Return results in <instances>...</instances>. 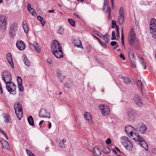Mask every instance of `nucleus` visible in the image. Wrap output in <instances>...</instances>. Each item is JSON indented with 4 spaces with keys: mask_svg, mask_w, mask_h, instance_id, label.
I'll use <instances>...</instances> for the list:
<instances>
[{
    "mask_svg": "<svg viewBox=\"0 0 156 156\" xmlns=\"http://www.w3.org/2000/svg\"><path fill=\"white\" fill-rule=\"evenodd\" d=\"M28 122L29 124L31 126L34 125V122L33 117L31 116H30L27 119Z\"/></svg>",
    "mask_w": 156,
    "mask_h": 156,
    "instance_id": "32",
    "label": "nucleus"
},
{
    "mask_svg": "<svg viewBox=\"0 0 156 156\" xmlns=\"http://www.w3.org/2000/svg\"><path fill=\"white\" fill-rule=\"evenodd\" d=\"M23 61L25 63V65L28 66L29 67L30 65V62L28 60V58L26 57H24V59L23 60Z\"/></svg>",
    "mask_w": 156,
    "mask_h": 156,
    "instance_id": "33",
    "label": "nucleus"
},
{
    "mask_svg": "<svg viewBox=\"0 0 156 156\" xmlns=\"http://www.w3.org/2000/svg\"><path fill=\"white\" fill-rule=\"evenodd\" d=\"M7 90L10 94H16V86L13 82L10 81L5 83Z\"/></svg>",
    "mask_w": 156,
    "mask_h": 156,
    "instance_id": "2",
    "label": "nucleus"
},
{
    "mask_svg": "<svg viewBox=\"0 0 156 156\" xmlns=\"http://www.w3.org/2000/svg\"><path fill=\"white\" fill-rule=\"evenodd\" d=\"M73 43L75 46L77 47L83 48V46L82 45L81 41L79 39H75L74 40Z\"/></svg>",
    "mask_w": 156,
    "mask_h": 156,
    "instance_id": "20",
    "label": "nucleus"
},
{
    "mask_svg": "<svg viewBox=\"0 0 156 156\" xmlns=\"http://www.w3.org/2000/svg\"><path fill=\"white\" fill-rule=\"evenodd\" d=\"M99 43L102 46L106 48L107 47L106 44H105V43L102 42V41H101L99 42Z\"/></svg>",
    "mask_w": 156,
    "mask_h": 156,
    "instance_id": "54",
    "label": "nucleus"
},
{
    "mask_svg": "<svg viewBox=\"0 0 156 156\" xmlns=\"http://www.w3.org/2000/svg\"><path fill=\"white\" fill-rule=\"evenodd\" d=\"M122 141V144L127 143V142H129L130 141L129 140L128 138L125 136H122L121 138Z\"/></svg>",
    "mask_w": 156,
    "mask_h": 156,
    "instance_id": "31",
    "label": "nucleus"
},
{
    "mask_svg": "<svg viewBox=\"0 0 156 156\" xmlns=\"http://www.w3.org/2000/svg\"><path fill=\"white\" fill-rule=\"evenodd\" d=\"M2 147L3 148L9 150V149L10 147L9 144L6 140H2L1 141Z\"/></svg>",
    "mask_w": 156,
    "mask_h": 156,
    "instance_id": "19",
    "label": "nucleus"
},
{
    "mask_svg": "<svg viewBox=\"0 0 156 156\" xmlns=\"http://www.w3.org/2000/svg\"><path fill=\"white\" fill-rule=\"evenodd\" d=\"M117 44V42L115 41H112L110 43V44L112 46H114L116 45Z\"/></svg>",
    "mask_w": 156,
    "mask_h": 156,
    "instance_id": "55",
    "label": "nucleus"
},
{
    "mask_svg": "<svg viewBox=\"0 0 156 156\" xmlns=\"http://www.w3.org/2000/svg\"><path fill=\"white\" fill-rule=\"evenodd\" d=\"M136 103L137 105L139 107H141L143 105V103L141 99H139L138 101H136Z\"/></svg>",
    "mask_w": 156,
    "mask_h": 156,
    "instance_id": "42",
    "label": "nucleus"
},
{
    "mask_svg": "<svg viewBox=\"0 0 156 156\" xmlns=\"http://www.w3.org/2000/svg\"><path fill=\"white\" fill-rule=\"evenodd\" d=\"M4 121L6 123H9L11 122V119L9 115L5 114L4 116Z\"/></svg>",
    "mask_w": 156,
    "mask_h": 156,
    "instance_id": "29",
    "label": "nucleus"
},
{
    "mask_svg": "<svg viewBox=\"0 0 156 156\" xmlns=\"http://www.w3.org/2000/svg\"><path fill=\"white\" fill-rule=\"evenodd\" d=\"M116 22L114 20L112 21V27L114 28L116 26Z\"/></svg>",
    "mask_w": 156,
    "mask_h": 156,
    "instance_id": "53",
    "label": "nucleus"
},
{
    "mask_svg": "<svg viewBox=\"0 0 156 156\" xmlns=\"http://www.w3.org/2000/svg\"><path fill=\"white\" fill-rule=\"evenodd\" d=\"M92 46L90 45H88L87 46V50L88 52V53L90 52V51L92 49Z\"/></svg>",
    "mask_w": 156,
    "mask_h": 156,
    "instance_id": "51",
    "label": "nucleus"
},
{
    "mask_svg": "<svg viewBox=\"0 0 156 156\" xmlns=\"http://www.w3.org/2000/svg\"><path fill=\"white\" fill-rule=\"evenodd\" d=\"M93 152L97 156H100L101 153V150L96 147H94Z\"/></svg>",
    "mask_w": 156,
    "mask_h": 156,
    "instance_id": "21",
    "label": "nucleus"
},
{
    "mask_svg": "<svg viewBox=\"0 0 156 156\" xmlns=\"http://www.w3.org/2000/svg\"><path fill=\"white\" fill-rule=\"evenodd\" d=\"M124 16H119L118 18V22L119 25H122L124 23Z\"/></svg>",
    "mask_w": 156,
    "mask_h": 156,
    "instance_id": "28",
    "label": "nucleus"
},
{
    "mask_svg": "<svg viewBox=\"0 0 156 156\" xmlns=\"http://www.w3.org/2000/svg\"><path fill=\"white\" fill-rule=\"evenodd\" d=\"M14 108L15 111L17 110L18 112H20L21 111H23L21 105L19 102H17L14 105Z\"/></svg>",
    "mask_w": 156,
    "mask_h": 156,
    "instance_id": "17",
    "label": "nucleus"
},
{
    "mask_svg": "<svg viewBox=\"0 0 156 156\" xmlns=\"http://www.w3.org/2000/svg\"><path fill=\"white\" fill-rule=\"evenodd\" d=\"M31 5L30 3L28 4L27 5V9L28 10H29L30 9H31Z\"/></svg>",
    "mask_w": 156,
    "mask_h": 156,
    "instance_id": "61",
    "label": "nucleus"
},
{
    "mask_svg": "<svg viewBox=\"0 0 156 156\" xmlns=\"http://www.w3.org/2000/svg\"><path fill=\"white\" fill-rule=\"evenodd\" d=\"M84 117L89 122L91 120V117L90 114L87 112H86L84 114Z\"/></svg>",
    "mask_w": 156,
    "mask_h": 156,
    "instance_id": "23",
    "label": "nucleus"
},
{
    "mask_svg": "<svg viewBox=\"0 0 156 156\" xmlns=\"http://www.w3.org/2000/svg\"><path fill=\"white\" fill-rule=\"evenodd\" d=\"M112 37L111 39L112 40H116V37L115 36V33L114 31H112Z\"/></svg>",
    "mask_w": 156,
    "mask_h": 156,
    "instance_id": "47",
    "label": "nucleus"
},
{
    "mask_svg": "<svg viewBox=\"0 0 156 156\" xmlns=\"http://www.w3.org/2000/svg\"><path fill=\"white\" fill-rule=\"evenodd\" d=\"M141 99V98L138 95L136 94H134L133 98V100L135 102L138 101L139 99Z\"/></svg>",
    "mask_w": 156,
    "mask_h": 156,
    "instance_id": "35",
    "label": "nucleus"
},
{
    "mask_svg": "<svg viewBox=\"0 0 156 156\" xmlns=\"http://www.w3.org/2000/svg\"><path fill=\"white\" fill-rule=\"evenodd\" d=\"M119 16H124V10L122 7H120L119 10Z\"/></svg>",
    "mask_w": 156,
    "mask_h": 156,
    "instance_id": "45",
    "label": "nucleus"
},
{
    "mask_svg": "<svg viewBox=\"0 0 156 156\" xmlns=\"http://www.w3.org/2000/svg\"><path fill=\"white\" fill-rule=\"evenodd\" d=\"M129 60L131 62H134V61H135L133 54L131 53L130 51L129 52Z\"/></svg>",
    "mask_w": 156,
    "mask_h": 156,
    "instance_id": "27",
    "label": "nucleus"
},
{
    "mask_svg": "<svg viewBox=\"0 0 156 156\" xmlns=\"http://www.w3.org/2000/svg\"><path fill=\"white\" fill-rule=\"evenodd\" d=\"M22 79L20 77H19V76H17V81L18 83H22Z\"/></svg>",
    "mask_w": 156,
    "mask_h": 156,
    "instance_id": "52",
    "label": "nucleus"
},
{
    "mask_svg": "<svg viewBox=\"0 0 156 156\" xmlns=\"http://www.w3.org/2000/svg\"><path fill=\"white\" fill-rule=\"evenodd\" d=\"M26 151L27 154H28L30 156H35V155L29 150L27 149L26 150Z\"/></svg>",
    "mask_w": 156,
    "mask_h": 156,
    "instance_id": "49",
    "label": "nucleus"
},
{
    "mask_svg": "<svg viewBox=\"0 0 156 156\" xmlns=\"http://www.w3.org/2000/svg\"><path fill=\"white\" fill-rule=\"evenodd\" d=\"M106 12L108 13V20H111V9L109 8L108 9V11H106Z\"/></svg>",
    "mask_w": 156,
    "mask_h": 156,
    "instance_id": "37",
    "label": "nucleus"
},
{
    "mask_svg": "<svg viewBox=\"0 0 156 156\" xmlns=\"http://www.w3.org/2000/svg\"><path fill=\"white\" fill-rule=\"evenodd\" d=\"M56 72L57 74L58 77H59V76H60L61 75V73L60 71L59 70H57L56 71Z\"/></svg>",
    "mask_w": 156,
    "mask_h": 156,
    "instance_id": "57",
    "label": "nucleus"
},
{
    "mask_svg": "<svg viewBox=\"0 0 156 156\" xmlns=\"http://www.w3.org/2000/svg\"><path fill=\"white\" fill-rule=\"evenodd\" d=\"M18 88L20 91H23V88L22 83H18Z\"/></svg>",
    "mask_w": 156,
    "mask_h": 156,
    "instance_id": "46",
    "label": "nucleus"
},
{
    "mask_svg": "<svg viewBox=\"0 0 156 156\" xmlns=\"http://www.w3.org/2000/svg\"><path fill=\"white\" fill-rule=\"evenodd\" d=\"M64 29L62 27H60L58 31V34L62 35L64 33Z\"/></svg>",
    "mask_w": 156,
    "mask_h": 156,
    "instance_id": "41",
    "label": "nucleus"
},
{
    "mask_svg": "<svg viewBox=\"0 0 156 156\" xmlns=\"http://www.w3.org/2000/svg\"><path fill=\"white\" fill-rule=\"evenodd\" d=\"M51 49L53 54L56 57L60 58L63 57V54L61 45L56 40H54L52 43Z\"/></svg>",
    "mask_w": 156,
    "mask_h": 156,
    "instance_id": "1",
    "label": "nucleus"
},
{
    "mask_svg": "<svg viewBox=\"0 0 156 156\" xmlns=\"http://www.w3.org/2000/svg\"><path fill=\"white\" fill-rule=\"evenodd\" d=\"M59 146L61 147H65V144H62V142H60L59 144Z\"/></svg>",
    "mask_w": 156,
    "mask_h": 156,
    "instance_id": "59",
    "label": "nucleus"
},
{
    "mask_svg": "<svg viewBox=\"0 0 156 156\" xmlns=\"http://www.w3.org/2000/svg\"><path fill=\"white\" fill-rule=\"evenodd\" d=\"M30 13H31L32 15L34 16H37V14L35 10L33 8L30 9L29 10H28Z\"/></svg>",
    "mask_w": 156,
    "mask_h": 156,
    "instance_id": "36",
    "label": "nucleus"
},
{
    "mask_svg": "<svg viewBox=\"0 0 156 156\" xmlns=\"http://www.w3.org/2000/svg\"><path fill=\"white\" fill-rule=\"evenodd\" d=\"M152 152L154 154H156V148H153L152 150Z\"/></svg>",
    "mask_w": 156,
    "mask_h": 156,
    "instance_id": "62",
    "label": "nucleus"
},
{
    "mask_svg": "<svg viewBox=\"0 0 156 156\" xmlns=\"http://www.w3.org/2000/svg\"><path fill=\"white\" fill-rule=\"evenodd\" d=\"M15 113L17 117L20 120L23 116V111H21L20 112H18V113H17L16 111H15Z\"/></svg>",
    "mask_w": 156,
    "mask_h": 156,
    "instance_id": "34",
    "label": "nucleus"
},
{
    "mask_svg": "<svg viewBox=\"0 0 156 156\" xmlns=\"http://www.w3.org/2000/svg\"><path fill=\"white\" fill-rule=\"evenodd\" d=\"M39 116L42 118H51L50 114L46 111V109L44 108H41L39 114Z\"/></svg>",
    "mask_w": 156,
    "mask_h": 156,
    "instance_id": "9",
    "label": "nucleus"
},
{
    "mask_svg": "<svg viewBox=\"0 0 156 156\" xmlns=\"http://www.w3.org/2000/svg\"><path fill=\"white\" fill-rule=\"evenodd\" d=\"M68 21L69 24H71L72 26H75V21L73 19H68Z\"/></svg>",
    "mask_w": 156,
    "mask_h": 156,
    "instance_id": "39",
    "label": "nucleus"
},
{
    "mask_svg": "<svg viewBox=\"0 0 156 156\" xmlns=\"http://www.w3.org/2000/svg\"><path fill=\"white\" fill-rule=\"evenodd\" d=\"M147 129V127L144 124H142V125L139 128V131L141 133H144Z\"/></svg>",
    "mask_w": 156,
    "mask_h": 156,
    "instance_id": "22",
    "label": "nucleus"
},
{
    "mask_svg": "<svg viewBox=\"0 0 156 156\" xmlns=\"http://www.w3.org/2000/svg\"><path fill=\"white\" fill-rule=\"evenodd\" d=\"M150 31L151 33L153 34L152 37L154 38L156 37V20L152 19L150 22Z\"/></svg>",
    "mask_w": 156,
    "mask_h": 156,
    "instance_id": "3",
    "label": "nucleus"
},
{
    "mask_svg": "<svg viewBox=\"0 0 156 156\" xmlns=\"http://www.w3.org/2000/svg\"><path fill=\"white\" fill-rule=\"evenodd\" d=\"M16 46L20 50L23 51L25 48V46L24 42L22 41H18L16 44Z\"/></svg>",
    "mask_w": 156,
    "mask_h": 156,
    "instance_id": "11",
    "label": "nucleus"
},
{
    "mask_svg": "<svg viewBox=\"0 0 156 156\" xmlns=\"http://www.w3.org/2000/svg\"><path fill=\"white\" fill-rule=\"evenodd\" d=\"M120 57L122 58L123 60H125V58L124 55L122 54H120Z\"/></svg>",
    "mask_w": 156,
    "mask_h": 156,
    "instance_id": "60",
    "label": "nucleus"
},
{
    "mask_svg": "<svg viewBox=\"0 0 156 156\" xmlns=\"http://www.w3.org/2000/svg\"><path fill=\"white\" fill-rule=\"evenodd\" d=\"M105 105H100L99 106V109L102 111V110H104V109L105 108Z\"/></svg>",
    "mask_w": 156,
    "mask_h": 156,
    "instance_id": "50",
    "label": "nucleus"
},
{
    "mask_svg": "<svg viewBox=\"0 0 156 156\" xmlns=\"http://www.w3.org/2000/svg\"><path fill=\"white\" fill-rule=\"evenodd\" d=\"M7 19L4 16H2L0 18V30H5L6 28Z\"/></svg>",
    "mask_w": 156,
    "mask_h": 156,
    "instance_id": "7",
    "label": "nucleus"
},
{
    "mask_svg": "<svg viewBox=\"0 0 156 156\" xmlns=\"http://www.w3.org/2000/svg\"><path fill=\"white\" fill-rule=\"evenodd\" d=\"M134 130V128L131 126H128L125 127V131L128 136L132 133Z\"/></svg>",
    "mask_w": 156,
    "mask_h": 156,
    "instance_id": "13",
    "label": "nucleus"
},
{
    "mask_svg": "<svg viewBox=\"0 0 156 156\" xmlns=\"http://www.w3.org/2000/svg\"><path fill=\"white\" fill-rule=\"evenodd\" d=\"M101 38L104 40L106 42L108 43L110 41V37L108 34H106L104 35H102Z\"/></svg>",
    "mask_w": 156,
    "mask_h": 156,
    "instance_id": "24",
    "label": "nucleus"
},
{
    "mask_svg": "<svg viewBox=\"0 0 156 156\" xmlns=\"http://www.w3.org/2000/svg\"><path fill=\"white\" fill-rule=\"evenodd\" d=\"M6 58L8 62L10 64L12 68H13L14 65L11 54L10 53H8L6 55Z\"/></svg>",
    "mask_w": 156,
    "mask_h": 156,
    "instance_id": "16",
    "label": "nucleus"
},
{
    "mask_svg": "<svg viewBox=\"0 0 156 156\" xmlns=\"http://www.w3.org/2000/svg\"><path fill=\"white\" fill-rule=\"evenodd\" d=\"M105 108L101 112L103 116L108 115L110 114V112L109 106L107 105H105Z\"/></svg>",
    "mask_w": 156,
    "mask_h": 156,
    "instance_id": "15",
    "label": "nucleus"
},
{
    "mask_svg": "<svg viewBox=\"0 0 156 156\" xmlns=\"http://www.w3.org/2000/svg\"><path fill=\"white\" fill-rule=\"evenodd\" d=\"M2 78L4 82L6 83L12 80V76L10 73L7 70H4L2 73Z\"/></svg>",
    "mask_w": 156,
    "mask_h": 156,
    "instance_id": "4",
    "label": "nucleus"
},
{
    "mask_svg": "<svg viewBox=\"0 0 156 156\" xmlns=\"http://www.w3.org/2000/svg\"><path fill=\"white\" fill-rule=\"evenodd\" d=\"M111 142V140L110 138H108L106 141V143L107 144H109Z\"/></svg>",
    "mask_w": 156,
    "mask_h": 156,
    "instance_id": "56",
    "label": "nucleus"
},
{
    "mask_svg": "<svg viewBox=\"0 0 156 156\" xmlns=\"http://www.w3.org/2000/svg\"><path fill=\"white\" fill-rule=\"evenodd\" d=\"M129 119L130 120H133L138 117V115L135 111L130 110L127 112Z\"/></svg>",
    "mask_w": 156,
    "mask_h": 156,
    "instance_id": "8",
    "label": "nucleus"
},
{
    "mask_svg": "<svg viewBox=\"0 0 156 156\" xmlns=\"http://www.w3.org/2000/svg\"><path fill=\"white\" fill-rule=\"evenodd\" d=\"M129 136L132 139L136 141H139L141 137L140 136L138 133L135 132L133 133V132L130 135H129Z\"/></svg>",
    "mask_w": 156,
    "mask_h": 156,
    "instance_id": "12",
    "label": "nucleus"
},
{
    "mask_svg": "<svg viewBox=\"0 0 156 156\" xmlns=\"http://www.w3.org/2000/svg\"><path fill=\"white\" fill-rule=\"evenodd\" d=\"M104 152L106 153H108L110 152L111 150L108 147H105L103 150Z\"/></svg>",
    "mask_w": 156,
    "mask_h": 156,
    "instance_id": "44",
    "label": "nucleus"
},
{
    "mask_svg": "<svg viewBox=\"0 0 156 156\" xmlns=\"http://www.w3.org/2000/svg\"><path fill=\"white\" fill-rule=\"evenodd\" d=\"M124 83L126 85H128L131 83L132 84H135V82L134 80L132 78H129L128 77L123 76L122 77Z\"/></svg>",
    "mask_w": 156,
    "mask_h": 156,
    "instance_id": "10",
    "label": "nucleus"
},
{
    "mask_svg": "<svg viewBox=\"0 0 156 156\" xmlns=\"http://www.w3.org/2000/svg\"><path fill=\"white\" fill-rule=\"evenodd\" d=\"M23 27L24 30V32L26 34L27 33L28 31V28L27 24L26 22L25 21H23Z\"/></svg>",
    "mask_w": 156,
    "mask_h": 156,
    "instance_id": "26",
    "label": "nucleus"
},
{
    "mask_svg": "<svg viewBox=\"0 0 156 156\" xmlns=\"http://www.w3.org/2000/svg\"><path fill=\"white\" fill-rule=\"evenodd\" d=\"M136 34L134 32L133 29L132 28L130 31L128 41L130 44L133 45L134 44L136 40Z\"/></svg>",
    "mask_w": 156,
    "mask_h": 156,
    "instance_id": "6",
    "label": "nucleus"
},
{
    "mask_svg": "<svg viewBox=\"0 0 156 156\" xmlns=\"http://www.w3.org/2000/svg\"><path fill=\"white\" fill-rule=\"evenodd\" d=\"M18 29V24L17 23H14L11 25L9 28V31L11 37L13 38L14 37Z\"/></svg>",
    "mask_w": 156,
    "mask_h": 156,
    "instance_id": "5",
    "label": "nucleus"
},
{
    "mask_svg": "<svg viewBox=\"0 0 156 156\" xmlns=\"http://www.w3.org/2000/svg\"><path fill=\"white\" fill-rule=\"evenodd\" d=\"M33 46L38 52H40L41 51L40 47L37 43L36 42H34L33 44Z\"/></svg>",
    "mask_w": 156,
    "mask_h": 156,
    "instance_id": "25",
    "label": "nucleus"
},
{
    "mask_svg": "<svg viewBox=\"0 0 156 156\" xmlns=\"http://www.w3.org/2000/svg\"><path fill=\"white\" fill-rule=\"evenodd\" d=\"M47 62L48 63L50 64H51L52 62V61L49 58H48L47 59Z\"/></svg>",
    "mask_w": 156,
    "mask_h": 156,
    "instance_id": "58",
    "label": "nucleus"
},
{
    "mask_svg": "<svg viewBox=\"0 0 156 156\" xmlns=\"http://www.w3.org/2000/svg\"><path fill=\"white\" fill-rule=\"evenodd\" d=\"M139 141L141 146L144 148L145 150L147 151L148 150L147 144L144 139L143 138L141 137Z\"/></svg>",
    "mask_w": 156,
    "mask_h": 156,
    "instance_id": "14",
    "label": "nucleus"
},
{
    "mask_svg": "<svg viewBox=\"0 0 156 156\" xmlns=\"http://www.w3.org/2000/svg\"><path fill=\"white\" fill-rule=\"evenodd\" d=\"M58 77L61 80H62L65 78V76H64L62 75V74Z\"/></svg>",
    "mask_w": 156,
    "mask_h": 156,
    "instance_id": "63",
    "label": "nucleus"
},
{
    "mask_svg": "<svg viewBox=\"0 0 156 156\" xmlns=\"http://www.w3.org/2000/svg\"><path fill=\"white\" fill-rule=\"evenodd\" d=\"M104 9H106V11H108V9L110 8V7H108V0H104Z\"/></svg>",
    "mask_w": 156,
    "mask_h": 156,
    "instance_id": "30",
    "label": "nucleus"
},
{
    "mask_svg": "<svg viewBox=\"0 0 156 156\" xmlns=\"http://www.w3.org/2000/svg\"><path fill=\"white\" fill-rule=\"evenodd\" d=\"M137 85L139 88L141 89L142 87V84L141 80H139L137 82Z\"/></svg>",
    "mask_w": 156,
    "mask_h": 156,
    "instance_id": "40",
    "label": "nucleus"
},
{
    "mask_svg": "<svg viewBox=\"0 0 156 156\" xmlns=\"http://www.w3.org/2000/svg\"><path fill=\"white\" fill-rule=\"evenodd\" d=\"M37 19L41 21V23L42 25H44L45 24V22L44 21V20L43 18L41 17V16H37Z\"/></svg>",
    "mask_w": 156,
    "mask_h": 156,
    "instance_id": "38",
    "label": "nucleus"
},
{
    "mask_svg": "<svg viewBox=\"0 0 156 156\" xmlns=\"http://www.w3.org/2000/svg\"><path fill=\"white\" fill-rule=\"evenodd\" d=\"M93 32L94 34H95L98 35L99 37H102V34H101L100 32H98V31L97 30H94Z\"/></svg>",
    "mask_w": 156,
    "mask_h": 156,
    "instance_id": "48",
    "label": "nucleus"
},
{
    "mask_svg": "<svg viewBox=\"0 0 156 156\" xmlns=\"http://www.w3.org/2000/svg\"><path fill=\"white\" fill-rule=\"evenodd\" d=\"M0 132L6 138V139L7 140H8V138L7 137V136L5 133V132H4V131L1 128H0Z\"/></svg>",
    "mask_w": 156,
    "mask_h": 156,
    "instance_id": "43",
    "label": "nucleus"
},
{
    "mask_svg": "<svg viewBox=\"0 0 156 156\" xmlns=\"http://www.w3.org/2000/svg\"><path fill=\"white\" fill-rule=\"evenodd\" d=\"M125 148L129 151H131L133 147V145L131 142H127V143H123L122 144Z\"/></svg>",
    "mask_w": 156,
    "mask_h": 156,
    "instance_id": "18",
    "label": "nucleus"
},
{
    "mask_svg": "<svg viewBox=\"0 0 156 156\" xmlns=\"http://www.w3.org/2000/svg\"><path fill=\"white\" fill-rule=\"evenodd\" d=\"M111 2L112 7V8H114V0H111Z\"/></svg>",
    "mask_w": 156,
    "mask_h": 156,
    "instance_id": "64",
    "label": "nucleus"
}]
</instances>
